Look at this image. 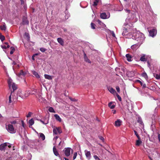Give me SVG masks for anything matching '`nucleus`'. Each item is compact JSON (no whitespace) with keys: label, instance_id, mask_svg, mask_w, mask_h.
I'll return each mask as SVG.
<instances>
[{"label":"nucleus","instance_id":"nucleus-18","mask_svg":"<svg viewBox=\"0 0 160 160\" xmlns=\"http://www.w3.org/2000/svg\"><path fill=\"white\" fill-rule=\"evenodd\" d=\"M84 55L85 61L88 63H91V62L90 61L89 59L86 56V54L85 53H84Z\"/></svg>","mask_w":160,"mask_h":160},{"label":"nucleus","instance_id":"nucleus-7","mask_svg":"<svg viewBox=\"0 0 160 160\" xmlns=\"http://www.w3.org/2000/svg\"><path fill=\"white\" fill-rule=\"evenodd\" d=\"M122 123V121L120 119H118L115 122L114 125L116 127H119L120 126Z\"/></svg>","mask_w":160,"mask_h":160},{"label":"nucleus","instance_id":"nucleus-30","mask_svg":"<svg viewBox=\"0 0 160 160\" xmlns=\"http://www.w3.org/2000/svg\"><path fill=\"white\" fill-rule=\"evenodd\" d=\"M142 142L140 140H136V145L137 146H139L142 143Z\"/></svg>","mask_w":160,"mask_h":160},{"label":"nucleus","instance_id":"nucleus-26","mask_svg":"<svg viewBox=\"0 0 160 160\" xmlns=\"http://www.w3.org/2000/svg\"><path fill=\"white\" fill-rule=\"evenodd\" d=\"M39 137L41 138L42 140H44L45 139V136L44 134L42 133H39Z\"/></svg>","mask_w":160,"mask_h":160},{"label":"nucleus","instance_id":"nucleus-46","mask_svg":"<svg viewBox=\"0 0 160 160\" xmlns=\"http://www.w3.org/2000/svg\"><path fill=\"white\" fill-rule=\"evenodd\" d=\"M116 88L117 91L119 93L120 92V91L119 87L118 86H117L116 87Z\"/></svg>","mask_w":160,"mask_h":160},{"label":"nucleus","instance_id":"nucleus-45","mask_svg":"<svg viewBox=\"0 0 160 160\" xmlns=\"http://www.w3.org/2000/svg\"><path fill=\"white\" fill-rule=\"evenodd\" d=\"M94 158L95 159V160H100L99 158H98V156L97 155H94L93 156Z\"/></svg>","mask_w":160,"mask_h":160},{"label":"nucleus","instance_id":"nucleus-33","mask_svg":"<svg viewBox=\"0 0 160 160\" xmlns=\"http://www.w3.org/2000/svg\"><path fill=\"white\" fill-rule=\"evenodd\" d=\"M10 49H11V51L10 52V54H12L13 53V52L15 51V48L13 47H11L10 48Z\"/></svg>","mask_w":160,"mask_h":160},{"label":"nucleus","instance_id":"nucleus-5","mask_svg":"<svg viewBox=\"0 0 160 160\" xmlns=\"http://www.w3.org/2000/svg\"><path fill=\"white\" fill-rule=\"evenodd\" d=\"M110 17V13H108L107 14L105 12L101 13L100 17L103 19H106L109 18Z\"/></svg>","mask_w":160,"mask_h":160},{"label":"nucleus","instance_id":"nucleus-22","mask_svg":"<svg viewBox=\"0 0 160 160\" xmlns=\"http://www.w3.org/2000/svg\"><path fill=\"white\" fill-rule=\"evenodd\" d=\"M136 82L139 83L142 86L143 88H145L146 87V84L145 83L143 84L140 80H136Z\"/></svg>","mask_w":160,"mask_h":160},{"label":"nucleus","instance_id":"nucleus-48","mask_svg":"<svg viewBox=\"0 0 160 160\" xmlns=\"http://www.w3.org/2000/svg\"><path fill=\"white\" fill-rule=\"evenodd\" d=\"M77 153L76 152L74 153L73 154V159H75L77 157Z\"/></svg>","mask_w":160,"mask_h":160},{"label":"nucleus","instance_id":"nucleus-34","mask_svg":"<svg viewBox=\"0 0 160 160\" xmlns=\"http://www.w3.org/2000/svg\"><path fill=\"white\" fill-rule=\"evenodd\" d=\"M48 111L50 112H55V111L53 108L52 107H49L48 109Z\"/></svg>","mask_w":160,"mask_h":160},{"label":"nucleus","instance_id":"nucleus-12","mask_svg":"<svg viewBox=\"0 0 160 160\" xmlns=\"http://www.w3.org/2000/svg\"><path fill=\"white\" fill-rule=\"evenodd\" d=\"M85 152L87 158L89 159L91 157V153L90 151H88L87 150H85Z\"/></svg>","mask_w":160,"mask_h":160},{"label":"nucleus","instance_id":"nucleus-54","mask_svg":"<svg viewBox=\"0 0 160 160\" xmlns=\"http://www.w3.org/2000/svg\"><path fill=\"white\" fill-rule=\"evenodd\" d=\"M10 122L11 124H15L16 123V121H13L11 122Z\"/></svg>","mask_w":160,"mask_h":160},{"label":"nucleus","instance_id":"nucleus-47","mask_svg":"<svg viewBox=\"0 0 160 160\" xmlns=\"http://www.w3.org/2000/svg\"><path fill=\"white\" fill-rule=\"evenodd\" d=\"M32 114V113L31 112H29L28 114L27 115V117L28 118L30 117L31 116V114Z\"/></svg>","mask_w":160,"mask_h":160},{"label":"nucleus","instance_id":"nucleus-49","mask_svg":"<svg viewBox=\"0 0 160 160\" xmlns=\"http://www.w3.org/2000/svg\"><path fill=\"white\" fill-rule=\"evenodd\" d=\"M110 32L112 36L114 37H115V35L114 32L112 31H110Z\"/></svg>","mask_w":160,"mask_h":160},{"label":"nucleus","instance_id":"nucleus-15","mask_svg":"<svg viewBox=\"0 0 160 160\" xmlns=\"http://www.w3.org/2000/svg\"><path fill=\"white\" fill-rule=\"evenodd\" d=\"M108 91L114 94L116 92L115 90L111 87H108Z\"/></svg>","mask_w":160,"mask_h":160},{"label":"nucleus","instance_id":"nucleus-11","mask_svg":"<svg viewBox=\"0 0 160 160\" xmlns=\"http://www.w3.org/2000/svg\"><path fill=\"white\" fill-rule=\"evenodd\" d=\"M7 146V142H5L3 143L2 144L0 145V150L1 151L4 150Z\"/></svg>","mask_w":160,"mask_h":160},{"label":"nucleus","instance_id":"nucleus-39","mask_svg":"<svg viewBox=\"0 0 160 160\" xmlns=\"http://www.w3.org/2000/svg\"><path fill=\"white\" fill-rule=\"evenodd\" d=\"M5 39V38L4 36L0 34V39L2 42Z\"/></svg>","mask_w":160,"mask_h":160},{"label":"nucleus","instance_id":"nucleus-23","mask_svg":"<svg viewBox=\"0 0 160 160\" xmlns=\"http://www.w3.org/2000/svg\"><path fill=\"white\" fill-rule=\"evenodd\" d=\"M108 106L111 109H113L115 107V106L114 104H112V102H110L108 103Z\"/></svg>","mask_w":160,"mask_h":160},{"label":"nucleus","instance_id":"nucleus-58","mask_svg":"<svg viewBox=\"0 0 160 160\" xmlns=\"http://www.w3.org/2000/svg\"><path fill=\"white\" fill-rule=\"evenodd\" d=\"M7 143V146H8V147L9 148H10L11 147L10 144V143Z\"/></svg>","mask_w":160,"mask_h":160},{"label":"nucleus","instance_id":"nucleus-36","mask_svg":"<svg viewBox=\"0 0 160 160\" xmlns=\"http://www.w3.org/2000/svg\"><path fill=\"white\" fill-rule=\"evenodd\" d=\"M142 76L144 77L146 79L148 78V77L147 73L146 72H143L142 74Z\"/></svg>","mask_w":160,"mask_h":160},{"label":"nucleus","instance_id":"nucleus-2","mask_svg":"<svg viewBox=\"0 0 160 160\" xmlns=\"http://www.w3.org/2000/svg\"><path fill=\"white\" fill-rule=\"evenodd\" d=\"M128 32L127 29L126 28H124L123 29V31L122 33V34L123 36H127L126 37L127 38H131V35L132 34V32H133V30L130 32H129L128 33H127V32Z\"/></svg>","mask_w":160,"mask_h":160},{"label":"nucleus","instance_id":"nucleus-64","mask_svg":"<svg viewBox=\"0 0 160 160\" xmlns=\"http://www.w3.org/2000/svg\"><path fill=\"white\" fill-rule=\"evenodd\" d=\"M23 7H24V9H26L27 8V6L25 5Z\"/></svg>","mask_w":160,"mask_h":160},{"label":"nucleus","instance_id":"nucleus-32","mask_svg":"<svg viewBox=\"0 0 160 160\" xmlns=\"http://www.w3.org/2000/svg\"><path fill=\"white\" fill-rule=\"evenodd\" d=\"M22 22L23 24H28V21L27 20L26 18H23Z\"/></svg>","mask_w":160,"mask_h":160},{"label":"nucleus","instance_id":"nucleus-29","mask_svg":"<svg viewBox=\"0 0 160 160\" xmlns=\"http://www.w3.org/2000/svg\"><path fill=\"white\" fill-rule=\"evenodd\" d=\"M0 28L1 30H2L5 31L6 30V25L5 23H4V24L3 25L1 26Z\"/></svg>","mask_w":160,"mask_h":160},{"label":"nucleus","instance_id":"nucleus-37","mask_svg":"<svg viewBox=\"0 0 160 160\" xmlns=\"http://www.w3.org/2000/svg\"><path fill=\"white\" fill-rule=\"evenodd\" d=\"M138 122L139 123L141 124H143V122L142 121L141 118H138Z\"/></svg>","mask_w":160,"mask_h":160},{"label":"nucleus","instance_id":"nucleus-10","mask_svg":"<svg viewBox=\"0 0 160 160\" xmlns=\"http://www.w3.org/2000/svg\"><path fill=\"white\" fill-rule=\"evenodd\" d=\"M26 73V72H24L22 70H21L18 75L19 77L22 78L25 76Z\"/></svg>","mask_w":160,"mask_h":160},{"label":"nucleus","instance_id":"nucleus-17","mask_svg":"<svg viewBox=\"0 0 160 160\" xmlns=\"http://www.w3.org/2000/svg\"><path fill=\"white\" fill-rule=\"evenodd\" d=\"M140 60L142 61H145L147 60V58H145V55L142 54V56L141 57Z\"/></svg>","mask_w":160,"mask_h":160},{"label":"nucleus","instance_id":"nucleus-59","mask_svg":"<svg viewBox=\"0 0 160 160\" xmlns=\"http://www.w3.org/2000/svg\"><path fill=\"white\" fill-rule=\"evenodd\" d=\"M158 139L159 141L160 142V134L158 135Z\"/></svg>","mask_w":160,"mask_h":160},{"label":"nucleus","instance_id":"nucleus-19","mask_svg":"<svg viewBox=\"0 0 160 160\" xmlns=\"http://www.w3.org/2000/svg\"><path fill=\"white\" fill-rule=\"evenodd\" d=\"M32 74L38 78H39L40 76L38 74V73L34 71H32Z\"/></svg>","mask_w":160,"mask_h":160},{"label":"nucleus","instance_id":"nucleus-63","mask_svg":"<svg viewBox=\"0 0 160 160\" xmlns=\"http://www.w3.org/2000/svg\"><path fill=\"white\" fill-rule=\"evenodd\" d=\"M148 62V66L149 67H150V63H149V61H148V62Z\"/></svg>","mask_w":160,"mask_h":160},{"label":"nucleus","instance_id":"nucleus-1","mask_svg":"<svg viewBox=\"0 0 160 160\" xmlns=\"http://www.w3.org/2000/svg\"><path fill=\"white\" fill-rule=\"evenodd\" d=\"M133 33L131 35V38L135 39L137 42L142 44L145 39L144 35L139 31H136V29H133Z\"/></svg>","mask_w":160,"mask_h":160},{"label":"nucleus","instance_id":"nucleus-40","mask_svg":"<svg viewBox=\"0 0 160 160\" xmlns=\"http://www.w3.org/2000/svg\"><path fill=\"white\" fill-rule=\"evenodd\" d=\"M91 28L92 29H94L95 28V27L96 26V25L93 23L92 22L91 23Z\"/></svg>","mask_w":160,"mask_h":160},{"label":"nucleus","instance_id":"nucleus-43","mask_svg":"<svg viewBox=\"0 0 160 160\" xmlns=\"http://www.w3.org/2000/svg\"><path fill=\"white\" fill-rule=\"evenodd\" d=\"M116 96L119 100L120 101H122V98L118 94H116Z\"/></svg>","mask_w":160,"mask_h":160},{"label":"nucleus","instance_id":"nucleus-31","mask_svg":"<svg viewBox=\"0 0 160 160\" xmlns=\"http://www.w3.org/2000/svg\"><path fill=\"white\" fill-rule=\"evenodd\" d=\"M29 127L32 126L34 123V121L33 119H31L29 120Z\"/></svg>","mask_w":160,"mask_h":160},{"label":"nucleus","instance_id":"nucleus-53","mask_svg":"<svg viewBox=\"0 0 160 160\" xmlns=\"http://www.w3.org/2000/svg\"><path fill=\"white\" fill-rule=\"evenodd\" d=\"M156 78L158 79H160V75H156Z\"/></svg>","mask_w":160,"mask_h":160},{"label":"nucleus","instance_id":"nucleus-57","mask_svg":"<svg viewBox=\"0 0 160 160\" xmlns=\"http://www.w3.org/2000/svg\"><path fill=\"white\" fill-rule=\"evenodd\" d=\"M134 134H135L136 136H138V134L137 132V131H136L135 130H134Z\"/></svg>","mask_w":160,"mask_h":160},{"label":"nucleus","instance_id":"nucleus-41","mask_svg":"<svg viewBox=\"0 0 160 160\" xmlns=\"http://www.w3.org/2000/svg\"><path fill=\"white\" fill-rule=\"evenodd\" d=\"M40 50L42 52H44L46 50V49L45 48H40Z\"/></svg>","mask_w":160,"mask_h":160},{"label":"nucleus","instance_id":"nucleus-44","mask_svg":"<svg viewBox=\"0 0 160 160\" xmlns=\"http://www.w3.org/2000/svg\"><path fill=\"white\" fill-rule=\"evenodd\" d=\"M40 121L43 124H47L48 123V121H47L45 122L44 121L42 120H40Z\"/></svg>","mask_w":160,"mask_h":160},{"label":"nucleus","instance_id":"nucleus-9","mask_svg":"<svg viewBox=\"0 0 160 160\" xmlns=\"http://www.w3.org/2000/svg\"><path fill=\"white\" fill-rule=\"evenodd\" d=\"M71 148H65L64 150V152L66 156H69L70 153Z\"/></svg>","mask_w":160,"mask_h":160},{"label":"nucleus","instance_id":"nucleus-3","mask_svg":"<svg viewBox=\"0 0 160 160\" xmlns=\"http://www.w3.org/2000/svg\"><path fill=\"white\" fill-rule=\"evenodd\" d=\"M6 128L8 131L11 133H14L16 132V130L12 124H9L6 126Z\"/></svg>","mask_w":160,"mask_h":160},{"label":"nucleus","instance_id":"nucleus-16","mask_svg":"<svg viewBox=\"0 0 160 160\" xmlns=\"http://www.w3.org/2000/svg\"><path fill=\"white\" fill-rule=\"evenodd\" d=\"M57 41L61 45L63 46L64 45V42L61 38H59L57 39Z\"/></svg>","mask_w":160,"mask_h":160},{"label":"nucleus","instance_id":"nucleus-61","mask_svg":"<svg viewBox=\"0 0 160 160\" xmlns=\"http://www.w3.org/2000/svg\"><path fill=\"white\" fill-rule=\"evenodd\" d=\"M136 136L137 137V138H138V140H140V138L138 135Z\"/></svg>","mask_w":160,"mask_h":160},{"label":"nucleus","instance_id":"nucleus-38","mask_svg":"<svg viewBox=\"0 0 160 160\" xmlns=\"http://www.w3.org/2000/svg\"><path fill=\"white\" fill-rule=\"evenodd\" d=\"M97 22H98V24L101 25V26H105V27L106 26L104 24V23H103L100 20H98L97 21Z\"/></svg>","mask_w":160,"mask_h":160},{"label":"nucleus","instance_id":"nucleus-6","mask_svg":"<svg viewBox=\"0 0 160 160\" xmlns=\"http://www.w3.org/2000/svg\"><path fill=\"white\" fill-rule=\"evenodd\" d=\"M157 33V31L156 29H152L149 31V35L152 37H153L156 36Z\"/></svg>","mask_w":160,"mask_h":160},{"label":"nucleus","instance_id":"nucleus-55","mask_svg":"<svg viewBox=\"0 0 160 160\" xmlns=\"http://www.w3.org/2000/svg\"><path fill=\"white\" fill-rule=\"evenodd\" d=\"M22 126L24 128V122L23 121H22Z\"/></svg>","mask_w":160,"mask_h":160},{"label":"nucleus","instance_id":"nucleus-50","mask_svg":"<svg viewBox=\"0 0 160 160\" xmlns=\"http://www.w3.org/2000/svg\"><path fill=\"white\" fill-rule=\"evenodd\" d=\"M133 17H134L135 16V15L134 14H133ZM134 18H133L132 19V18H127L126 19V22H128L129 20V19H130V20H132V19H134Z\"/></svg>","mask_w":160,"mask_h":160},{"label":"nucleus","instance_id":"nucleus-4","mask_svg":"<svg viewBox=\"0 0 160 160\" xmlns=\"http://www.w3.org/2000/svg\"><path fill=\"white\" fill-rule=\"evenodd\" d=\"M53 133L57 135L58 133H61L62 132V130L60 127H55L53 130Z\"/></svg>","mask_w":160,"mask_h":160},{"label":"nucleus","instance_id":"nucleus-21","mask_svg":"<svg viewBox=\"0 0 160 160\" xmlns=\"http://www.w3.org/2000/svg\"><path fill=\"white\" fill-rule=\"evenodd\" d=\"M54 117L59 122H61V119L60 117L59 116L58 114H55Z\"/></svg>","mask_w":160,"mask_h":160},{"label":"nucleus","instance_id":"nucleus-56","mask_svg":"<svg viewBox=\"0 0 160 160\" xmlns=\"http://www.w3.org/2000/svg\"><path fill=\"white\" fill-rule=\"evenodd\" d=\"M125 10L126 11V12H127L130 13V10L128 9H125Z\"/></svg>","mask_w":160,"mask_h":160},{"label":"nucleus","instance_id":"nucleus-24","mask_svg":"<svg viewBox=\"0 0 160 160\" xmlns=\"http://www.w3.org/2000/svg\"><path fill=\"white\" fill-rule=\"evenodd\" d=\"M8 83L10 88L11 87V84L12 83H14L12 82V79L11 78H9L8 80Z\"/></svg>","mask_w":160,"mask_h":160},{"label":"nucleus","instance_id":"nucleus-8","mask_svg":"<svg viewBox=\"0 0 160 160\" xmlns=\"http://www.w3.org/2000/svg\"><path fill=\"white\" fill-rule=\"evenodd\" d=\"M135 44L132 45L131 47V48L133 50H136L141 45L137 42H135Z\"/></svg>","mask_w":160,"mask_h":160},{"label":"nucleus","instance_id":"nucleus-14","mask_svg":"<svg viewBox=\"0 0 160 160\" xmlns=\"http://www.w3.org/2000/svg\"><path fill=\"white\" fill-rule=\"evenodd\" d=\"M127 61L128 62H131L132 61V57L129 54H127L126 55Z\"/></svg>","mask_w":160,"mask_h":160},{"label":"nucleus","instance_id":"nucleus-62","mask_svg":"<svg viewBox=\"0 0 160 160\" xmlns=\"http://www.w3.org/2000/svg\"><path fill=\"white\" fill-rule=\"evenodd\" d=\"M58 138V136H56L54 138V139L55 140H57Z\"/></svg>","mask_w":160,"mask_h":160},{"label":"nucleus","instance_id":"nucleus-28","mask_svg":"<svg viewBox=\"0 0 160 160\" xmlns=\"http://www.w3.org/2000/svg\"><path fill=\"white\" fill-rule=\"evenodd\" d=\"M53 152H54V154L56 156H58L59 155L58 152H57L56 148H55V147H54L53 148Z\"/></svg>","mask_w":160,"mask_h":160},{"label":"nucleus","instance_id":"nucleus-20","mask_svg":"<svg viewBox=\"0 0 160 160\" xmlns=\"http://www.w3.org/2000/svg\"><path fill=\"white\" fill-rule=\"evenodd\" d=\"M44 77L46 79L51 80H52V77L51 76L47 75V74H44Z\"/></svg>","mask_w":160,"mask_h":160},{"label":"nucleus","instance_id":"nucleus-13","mask_svg":"<svg viewBox=\"0 0 160 160\" xmlns=\"http://www.w3.org/2000/svg\"><path fill=\"white\" fill-rule=\"evenodd\" d=\"M1 47L3 49H6L9 47V46L8 42H5L2 45H1Z\"/></svg>","mask_w":160,"mask_h":160},{"label":"nucleus","instance_id":"nucleus-42","mask_svg":"<svg viewBox=\"0 0 160 160\" xmlns=\"http://www.w3.org/2000/svg\"><path fill=\"white\" fill-rule=\"evenodd\" d=\"M12 94V92L11 93V95L9 97V102L10 103L12 102V97L11 95Z\"/></svg>","mask_w":160,"mask_h":160},{"label":"nucleus","instance_id":"nucleus-51","mask_svg":"<svg viewBox=\"0 0 160 160\" xmlns=\"http://www.w3.org/2000/svg\"><path fill=\"white\" fill-rule=\"evenodd\" d=\"M99 138L101 140H102L103 142L104 141V138H103V137H102V136H100L99 137Z\"/></svg>","mask_w":160,"mask_h":160},{"label":"nucleus","instance_id":"nucleus-52","mask_svg":"<svg viewBox=\"0 0 160 160\" xmlns=\"http://www.w3.org/2000/svg\"><path fill=\"white\" fill-rule=\"evenodd\" d=\"M69 99L72 101H76L77 100L75 98H69Z\"/></svg>","mask_w":160,"mask_h":160},{"label":"nucleus","instance_id":"nucleus-60","mask_svg":"<svg viewBox=\"0 0 160 160\" xmlns=\"http://www.w3.org/2000/svg\"><path fill=\"white\" fill-rule=\"evenodd\" d=\"M28 94L26 93V94H25L24 97H28Z\"/></svg>","mask_w":160,"mask_h":160},{"label":"nucleus","instance_id":"nucleus-27","mask_svg":"<svg viewBox=\"0 0 160 160\" xmlns=\"http://www.w3.org/2000/svg\"><path fill=\"white\" fill-rule=\"evenodd\" d=\"M11 87H12L13 91L17 89V86L14 83H12V84H11Z\"/></svg>","mask_w":160,"mask_h":160},{"label":"nucleus","instance_id":"nucleus-35","mask_svg":"<svg viewBox=\"0 0 160 160\" xmlns=\"http://www.w3.org/2000/svg\"><path fill=\"white\" fill-rule=\"evenodd\" d=\"M99 0H94L93 5L95 6H97L99 2Z\"/></svg>","mask_w":160,"mask_h":160},{"label":"nucleus","instance_id":"nucleus-25","mask_svg":"<svg viewBox=\"0 0 160 160\" xmlns=\"http://www.w3.org/2000/svg\"><path fill=\"white\" fill-rule=\"evenodd\" d=\"M12 65H13V68L14 69V66H16V67L17 68H18L19 67V65L18 64H17V62H15L14 61H13V62L12 63Z\"/></svg>","mask_w":160,"mask_h":160}]
</instances>
